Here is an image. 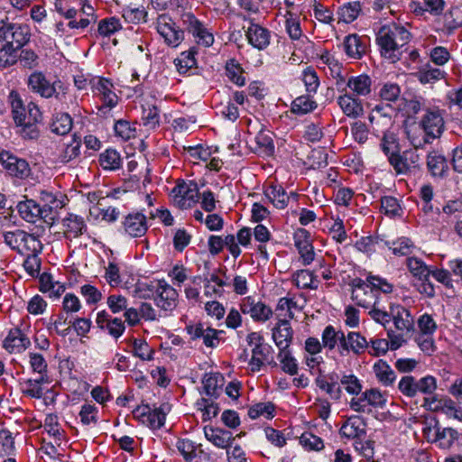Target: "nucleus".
I'll return each mask as SVG.
<instances>
[{"label": "nucleus", "mask_w": 462, "mask_h": 462, "mask_svg": "<svg viewBox=\"0 0 462 462\" xmlns=\"http://www.w3.org/2000/svg\"><path fill=\"white\" fill-rule=\"evenodd\" d=\"M444 76L445 72L443 70L437 68H432L430 65H426L417 73L419 80L423 84L432 83L436 80L443 79Z\"/></svg>", "instance_id": "864d4df0"}, {"label": "nucleus", "mask_w": 462, "mask_h": 462, "mask_svg": "<svg viewBox=\"0 0 462 462\" xmlns=\"http://www.w3.org/2000/svg\"><path fill=\"white\" fill-rule=\"evenodd\" d=\"M366 279L375 293L380 291L385 294H389L393 291V285L384 278L375 275H368Z\"/></svg>", "instance_id": "052dcab7"}, {"label": "nucleus", "mask_w": 462, "mask_h": 462, "mask_svg": "<svg viewBox=\"0 0 462 462\" xmlns=\"http://www.w3.org/2000/svg\"><path fill=\"white\" fill-rule=\"evenodd\" d=\"M361 11L359 2L347 3L338 8V22L352 23L357 18Z\"/></svg>", "instance_id": "a18cd8bd"}, {"label": "nucleus", "mask_w": 462, "mask_h": 462, "mask_svg": "<svg viewBox=\"0 0 462 462\" xmlns=\"http://www.w3.org/2000/svg\"><path fill=\"white\" fill-rule=\"evenodd\" d=\"M115 133L123 140H130L135 136V127H133L128 121L118 120L114 126Z\"/></svg>", "instance_id": "338daca9"}, {"label": "nucleus", "mask_w": 462, "mask_h": 462, "mask_svg": "<svg viewBox=\"0 0 462 462\" xmlns=\"http://www.w3.org/2000/svg\"><path fill=\"white\" fill-rule=\"evenodd\" d=\"M342 436L348 439H362L365 436V423L359 416L348 418L340 429Z\"/></svg>", "instance_id": "c85d7f7f"}, {"label": "nucleus", "mask_w": 462, "mask_h": 462, "mask_svg": "<svg viewBox=\"0 0 462 462\" xmlns=\"http://www.w3.org/2000/svg\"><path fill=\"white\" fill-rule=\"evenodd\" d=\"M4 242L12 250L20 254L41 252L42 245L37 236L22 229L5 231L3 233Z\"/></svg>", "instance_id": "7ed1b4c3"}, {"label": "nucleus", "mask_w": 462, "mask_h": 462, "mask_svg": "<svg viewBox=\"0 0 462 462\" xmlns=\"http://www.w3.org/2000/svg\"><path fill=\"white\" fill-rule=\"evenodd\" d=\"M372 79L365 74L352 76L346 80L345 89L348 88L352 95L359 97H367L371 93Z\"/></svg>", "instance_id": "a878e982"}, {"label": "nucleus", "mask_w": 462, "mask_h": 462, "mask_svg": "<svg viewBox=\"0 0 462 462\" xmlns=\"http://www.w3.org/2000/svg\"><path fill=\"white\" fill-rule=\"evenodd\" d=\"M294 282L298 287L302 288V289H307V288L316 289L317 288V285L314 284L313 274H312V273H310L308 270L298 271L294 274Z\"/></svg>", "instance_id": "0e129e2a"}, {"label": "nucleus", "mask_w": 462, "mask_h": 462, "mask_svg": "<svg viewBox=\"0 0 462 462\" xmlns=\"http://www.w3.org/2000/svg\"><path fill=\"white\" fill-rule=\"evenodd\" d=\"M278 359L280 360L283 372L291 375H294L298 373V364L289 349L280 350Z\"/></svg>", "instance_id": "8fccbe9b"}, {"label": "nucleus", "mask_w": 462, "mask_h": 462, "mask_svg": "<svg viewBox=\"0 0 462 462\" xmlns=\"http://www.w3.org/2000/svg\"><path fill=\"white\" fill-rule=\"evenodd\" d=\"M246 37L249 42L259 50L266 48L270 43V32L258 24H252L248 28Z\"/></svg>", "instance_id": "473e14b6"}, {"label": "nucleus", "mask_w": 462, "mask_h": 462, "mask_svg": "<svg viewBox=\"0 0 462 462\" xmlns=\"http://www.w3.org/2000/svg\"><path fill=\"white\" fill-rule=\"evenodd\" d=\"M240 310L243 314L249 315L256 322H265L273 315L272 309L254 296H247L242 299Z\"/></svg>", "instance_id": "1a4fd4ad"}, {"label": "nucleus", "mask_w": 462, "mask_h": 462, "mask_svg": "<svg viewBox=\"0 0 462 462\" xmlns=\"http://www.w3.org/2000/svg\"><path fill=\"white\" fill-rule=\"evenodd\" d=\"M445 130V121L439 110H427L418 126L408 130V139L416 148H423L434 140L439 139Z\"/></svg>", "instance_id": "f257e3e1"}, {"label": "nucleus", "mask_w": 462, "mask_h": 462, "mask_svg": "<svg viewBox=\"0 0 462 462\" xmlns=\"http://www.w3.org/2000/svg\"><path fill=\"white\" fill-rule=\"evenodd\" d=\"M154 301L156 306L167 315L168 312H171L177 307L178 292L165 281H157Z\"/></svg>", "instance_id": "9b49d317"}, {"label": "nucleus", "mask_w": 462, "mask_h": 462, "mask_svg": "<svg viewBox=\"0 0 462 462\" xmlns=\"http://www.w3.org/2000/svg\"><path fill=\"white\" fill-rule=\"evenodd\" d=\"M377 380L383 385L389 386L395 381L396 375L391 366L383 360H378L373 366Z\"/></svg>", "instance_id": "e433bc0d"}, {"label": "nucleus", "mask_w": 462, "mask_h": 462, "mask_svg": "<svg viewBox=\"0 0 462 462\" xmlns=\"http://www.w3.org/2000/svg\"><path fill=\"white\" fill-rule=\"evenodd\" d=\"M340 383L349 394L357 395L362 391V384L354 374H344L340 379Z\"/></svg>", "instance_id": "e2e57ef3"}, {"label": "nucleus", "mask_w": 462, "mask_h": 462, "mask_svg": "<svg viewBox=\"0 0 462 462\" xmlns=\"http://www.w3.org/2000/svg\"><path fill=\"white\" fill-rule=\"evenodd\" d=\"M188 334L192 340L202 338L208 347H216L219 343L218 335L221 331L206 326L203 323H194L186 327Z\"/></svg>", "instance_id": "dca6fc26"}, {"label": "nucleus", "mask_w": 462, "mask_h": 462, "mask_svg": "<svg viewBox=\"0 0 462 462\" xmlns=\"http://www.w3.org/2000/svg\"><path fill=\"white\" fill-rule=\"evenodd\" d=\"M31 341L21 329L13 328L3 342L4 348L9 353H21L29 347Z\"/></svg>", "instance_id": "b1692460"}, {"label": "nucleus", "mask_w": 462, "mask_h": 462, "mask_svg": "<svg viewBox=\"0 0 462 462\" xmlns=\"http://www.w3.org/2000/svg\"><path fill=\"white\" fill-rule=\"evenodd\" d=\"M273 411L274 406L271 402H259L249 409L248 415L251 419H257L261 416L272 418Z\"/></svg>", "instance_id": "4d7b16f0"}, {"label": "nucleus", "mask_w": 462, "mask_h": 462, "mask_svg": "<svg viewBox=\"0 0 462 462\" xmlns=\"http://www.w3.org/2000/svg\"><path fill=\"white\" fill-rule=\"evenodd\" d=\"M226 75L229 78V79L236 84L237 86H244L245 83V79L243 76V69L241 68L240 64L235 60H230L226 62Z\"/></svg>", "instance_id": "603ef678"}, {"label": "nucleus", "mask_w": 462, "mask_h": 462, "mask_svg": "<svg viewBox=\"0 0 462 462\" xmlns=\"http://www.w3.org/2000/svg\"><path fill=\"white\" fill-rule=\"evenodd\" d=\"M300 443L309 450L319 451L324 448L322 439L310 432L302 433L300 438Z\"/></svg>", "instance_id": "680f3d73"}, {"label": "nucleus", "mask_w": 462, "mask_h": 462, "mask_svg": "<svg viewBox=\"0 0 462 462\" xmlns=\"http://www.w3.org/2000/svg\"><path fill=\"white\" fill-rule=\"evenodd\" d=\"M63 234L68 239L81 236L87 229L84 219L77 215L70 214L62 221Z\"/></svg>", "instance_id": "c756f323"}, {"label": "nucleus", "mask_w": 462, "mask_h": 462, "mask_svg": "<svg viewBox=\"0 0 462 462\" xmlns=\"http://www.w3.org/2000/svg\"><path fill=\"white\" fill-rule=\"evenodd\" d=\"M143 120L144 125L149 128H155L160 122L159 110L155 106L143 107Z\"/></svg>", "instance_id": "69168bd1"}, {"label": "nucleus", "mask_w": 462, "mask_h": 462, "mask_svg": "<svg viewBox=\"0 0 462 462\" xmlns=\"http://www.w3.org/2000/svg\"><path fill=\"white\" fill-rule=\"evenodd\" d=\"M121 27L119 20L115 17L103 19L98 23V32L103 36H109L120 30Z\"/></svg>", "instance_id": "774afa93"}, {"label": "nucleus", "mask_w": 462, "mask_h": 462, "mask_svg": "<svg viewBox=\"0 0 462 462\" xmlns=\"http://www.w3.org/2000/svg\"><path fill=\"white\" fill-rule=\"evenodd\" d=\"M30 39V30L27 25L1 22L0 40L5 41L9 46L18 51L25 45Z\"/></svg>", "instance_id": "39448f33"}, {"label": "nucleus", "mask_w": 462, "mask_h": 462, "mask_svg": "<svg viewBox=\"0 0 462 462\" xmlns=\"http://www.w3.org/2000/svg\"><path fill=\"white\" fill-rule=\"evenodd\" d=\"M392 113L393 108L390 106L377 105L372 109L368 118L372 130L376 134L390 133L388 130L393 125Z\"/></svg>", "instance_id": "9d476101"}, {"label": "nucleus", "mask_w": 462, "mask_h": 462, "mask_svg": "<svg viewBox=\"0 0 462 462\" xmlns=\"http://www.w3.org/2000/svg\"><path fill=\"white\" fill-rule=\"evenodd\" d=\"M345 334L341 330H336L331 325L327 326L322 332V346L332 350L337 345L341 346Z\"/></svg>", "instance_id": "ea45409f"}, {"label": "nucleus", "mask_w": 462, "mask_h": 462, "mask_svg": "<svg viewBox=\"0 0 462 462\" xmlns=\"http://www.w3.org/2000/svg\"><path fill=\"white\" fill-rule=\"evenodd\" d=\"M380 145L384 154L388 156L389 162L390 157L392 155H396L397 152H399L397 139L393 133L383 134V138L381 140Z\"/></svg>", "instance_id": "6e6d98bb"}, {"label": "nucleus", "mask_w": 462, "mask_h": 462, "mask_svg": "<svg viewBox=\"0 0 462 462\" xmlns=\"http://www.w3.org/2000/svg\"><path fill=\"white\" fill-rule=\"evenodd\" d=\"M294 245L297 247L304 265L310 264L315 253L311 243L310 233L304 228H298L293 235Z\"/></svg>", "instance_id": "f3484780"}, {"label": "nucleus", "mask_w": 462, "mask_h": 462, "mask_svg": "<svg viewBox=\"0 0 462 462\" xmlns=\"http://www.w3.org/2000/svg\"><path fill=\"white\" fill-rule=\"evenodd\" d=\"M406 261L407 267L413 276L418 277L420 280H428L430 275V270L420 259L409 257Z\"/></svg>", "instance_id": "09e8293b"}, {"label": "nucleus", "mask_w": 462, "mask_h": 462, "mask_svg": "<svg viewBox=\"0 0 462 462\" xmlns=\"http://www.w3.org/2000/svg\"><path fill=\"white\" fill-rule=\"evenodd\" d=\"M316 102L308 96H300L295 98L291 104V112L298 115H304L316 108Z\"/></svg>", "instance_id": "3c124183"}, {"label": "nucleus", "mask_w": 462, "mask_h": 462, "mask_svg": "<svg viewBox=\"0 0 462 462\" xmlns=\"http://www.w3.org/2000/svg\"><path fill=\"white\" fill-rule=\"evenodd\" d=\"M415 396L418 393L432 394L437 389V380L434 376L427 375L419 380L415 379Z\"/></svg>", "instance_id": "5fc2aeb1"}, {"label": "nucleus", "mask_w": 462, "mask_h": 462, "mask_svg": "<svg viewBox=\"0 0 462 462\" xmlns=\"http://www.w3.org/2000/svg\"><path fill=\"white\" fill-rule=\"evenodd\" d=\"M204 435L209 442L219 448H227L235 439L231 431L209 426L204 428Z\"/></svg>", "instance_id": "393cba45"}, {"label": "nucleus", "mask_w": 462, "mask_h": 462, "mask_svg": "<svg viewBox=\"0 0 462 462\" xmlns=\"http://www.w3.org/2000/svg\"><path fill=\"white\" fill-rule=\"evenodd\" d=\"M391 320H393L396 331L402 333H413L414 319L411 311L402 305H392Z\"/></svg>", "instance_id": "a211bd4d"}, {"label": "nucleus", "mask_w": 462, "mask_h": 462, "mask_svg": "<svg viewBox=\"0 0 462 462\" xmlns=\"http://www.w3.org/2000/svg\"><path fill=\"white\" fill-rule=\"evenodd\" d=\"M435 399H430L428 397L424 398V403L422 406H424L427 409H434V410H439L446 415L449 417H453L455 419L462 420L461 411H459L457 407L455 402L451 399H445L439 402L437 405L432 407V404L435 403Z\"/></svg>", "instance_id": "72a5a7b5"}, {"label": "nucleus", "mask_w": 462, "mask_h": 462, "mask_svg": "<svg viewBox=\"0 0 462 462\" xmlns=\"http://www.w3.org/2000/svg\"><path fill=\"white\" fill-rule=\"evenodd\" d=\"M337 376L334 374L319 375L316 380V385L322 391L326 392L331 399L339 400L342 395V390L337 382Z\"/></svg>", "instance_id": "7c9ffc66"}, {"label": "nucleus", "mask_w": 462, "mask_h": 462, "mask_svg": "<svg viewBox=\"0 0 462 462\" xmlns=\"http://www.w3.org/2000/svg\"><path fill=\"white\" fill-rule=\"evenodd\" d=\"M17 209L20 217L28 223H35L40 219V204L33 199L19 202Z\"/></svg>", "instance_id": "c9c22d12"}, {"label": "nucleus", "mask_w": 462, "mask_h": 462, "mask_svg": "<svg viewBox=\"0 0 462 462\" xmlns=\"http://www.w3.org/2000/svg\"><path fill=\"white\" fill-rule=\"evenodd\" d=\"M285 28L291 40H299L302 35L300 21L291 12L286 14Z\"/></svg>", "instance_id": "13d9d810"}, {"label": "nucleus", "mask_w": 462, "mask_h": 462, "mask_svg": "<svg viewBox=\"0 0 462 462\" xmlns=\"http://www.w3.org/2000/svg\"><path fill=\"white\" fill-rule=\"evenodd\" d=\"M460 438V434L453 428L438 429L435 441L439 443L440 448L448 449Z\"/></svg>", "instance_id": "4c0bfd02"}, {"label": "nucleus", "mask_w": 462, "mask_h": 462, "mask_svg": "<svg viewBox=\"0 0 462 462\" xmlns=\"http://www.w3.org/2000/svg\"><path fill=\"white\" fill-rule=\"evenodd\" d=\"M99 163L105 170H117L122 164L119 152L114 149H107L99 155Z\"/></svg>", "instance_id": "c03bdc74"}, {"label": "nucleus", "mask_w": 462, "mask_h": 462, "mask_svg": "<svg viewBox=\"0 0 462 462\" xmlns=\"http://www.w3.org/2000/svg\"><path fill=\"white\" fill-rule=\"evenodd\" d=\"M223 376L218 373L206 374L203 380V387L207 395L216 396L223 385Z\"/></svg>", "instance_id": "79ce46f5"}, {"label": "nucleus", "mask_w": 462, "mask_h": 462, "mask_svg": "<svg viewBox=\"0 0 462 462\" xmlns=\"http://www.w3.org/2000/svg\"><path fill=\"white\" fill-rule=\"evenodd\" d=\"M133 415L143 424L152 430H158L164 425L166 414L162 408L152 409L148 405H140L133 411Z\"/></svg>", "instance_id": "f8f14e48"}, {"label": "nucleus", "mask_w": 462, "mask_h": 462, "mask_svg": "<svg viewBox=\"0 0 462 462\" xmlns=\"http://www.w3.org/2000/svg\"><path fill=\"white\" fill-rule=\"evenodd\" d=\"M321 62L324 65L323 69L326 74H329L332 78L336 79V87L338 91L343 92L345 88H343L346 83V79L342 75V65L338 62V60L332 56L330 53L327 52L321 56Z\"/></svg>", "instance_id": "aec40b11"}, {"label": "nucleus", "mask_w": 462, "mask_h": 462, "mask_svg": "<svg viewBox=\"0 0 462 462\" xmlns=\"http://www.w3.org/2000/svg\"><path fill=\"white\" fill-rule=\"evenodd\" d=\"M293 337V331L289 320L280 319L273 329V339L279 350L289 349Z\"/></svg>", "instance_id": "5701e85b"}, {"label": "nucleus", "mask_w": 462, "mask_h": 462, "mask_svg": "<svg viewBox=\"0 0 462 462\" xmlns=\"http://www.w3.org/2000/svg\"><path fill=\"white\" fill-rule=\"evenodd\" d=\"M337 97V104L342 112L348 117L357 118L364 113V106L362 101L356 96L344 91Z\"/></svg>", "instance_id": "412c9836"}, {"label": "nucleus", "mask_w": 462, "mask_h": 462, "mask_svg": "<svg viewBox=\"0 0 462 462\" xmlns=\"http://www.w3.org/2000/svg\"><path fill=\"white\" fill-rule=\"evenodd\" d=\"M40 289L44 293H49L50 297H59L64 292L65 287L62 283L55 282L49 273H42L40 277Z\"/></svg>", "instance_id": "58836bf2"}, {"label": "nucleus", "mask_w": 462, "mask_h": 462, "mask_svg": "<svg viewBox=\"0 0 462 462\" xmlns=\"http://www.w3.org/2000/svg\"><path fill=\"white\" fill-rule=\"evenodd\" d=\"M427 169L434 178L443 179L448 173V163L446 157L439 151H430L426 157Z\"/></svg>", "instance_id": "6ab92c4d"}, {"label": "nucleus", "mask_w": 462, "mask_h": 462, "mask_svg": "<svg viewBox=\"0 0 462 462\" xmlns=\"http://www.w3.org/2000/svg\"><path fill=\"white\" fill-rule=\"evenodd\" d=\"M369 346V343L365 337L359 332H349L344 337L343 343L339 346V353L341 356L352 351L356 355L364 353Z\"/></svg>", "instance_id": "4be33fe9"}, {"label": "nucleus", "mask_w": 462, "mask_h": 462, "mask_svg": "<svg viewBox=\"0 0 462 462\" xmlns=\"http://www.w3.org/2000/svg\"><path fill=\"white\" fill-rule=\"evenodd\" d=\"M8 101L12 107V114L14 123H21L24 120L26 108L23 106V100L16 91H11L8 96Z\"/></svg>", "instance_id": "49530a36"}, {"label": "nucleus", "mask_w": 462, "mask_h": 462, "mask_svg": "<svg viewBox=\"0 0 462 462\" xmlns=\"http://www.w3.org/2000/svg\"><path fill=\"white\" fill-rule=\"evenodd\" d=\"M29 89L43 98L55 97L61 100L65 92L60 93L58 89L62 88V82L59 79L51 82L41 71L32 73L27 79Z\"/></svg>", "instance_id": "20e7f679"}, {"label": "nucleus", "mask_w": 462, "mask_h": 462, "mask_svg": "<svg viewBox=\"0 0 462 462\" xmlns=\"http://www.w3.org/2000/svg\"><path fill=\"white\" fill-rule=\"evenodd\" d=\"M367 310H369V316L375 322L383 325L384 328L390 324L391 311L388 312L385 310L381 299L377 300L374 305H371L370 308H367Z\"/></svg>", "instance_id": "37998d69"}, {"label": "nucleus", "mask_w": 462, "mask_h": 462, "mask_svg": "<svg viewBox=\"0 0 462 462\" xmlns=\"http://www.w3.org/2000/svg\"><path fill=\"white\" fill-rule=\"evenodd\" d=\"M271 346L267 345L255 346L252 349V357L249 362L251 371L258 372L267 360Z\"/></svg>", "instance_id": "a19ab883"}, {"label": "nucleus", "mask_w": 462, "mask_h": 462, "mask_svg": "<svg viewBox=\"0 0 462 462\" xmlns=\"http://www.w3.org/2000/svg\"><path fill=\"white\" fill-rule=\"evenodd\" d=\"M51 128L53 133L64 135L72 128V118L67 113L58 114L53 119Z\"/></svg>", "instance_id": "de8ad7c7"}, {"label": "nucleus", "mask_w": 462, "mask_h": 462, "mask_svg": "<svg viewBox=\"0 0 462 462\" xmlns=\"http://www.w3.org/2000/svg\"><path fill=\"white\" fill-rule=\"evenodd\" d=\"M89 84L93 92L99 96L103 101V106L100 109L116 106L118 101L116 94L113 90V84L104 78H91Z\"/></svg>", "instance_id": "ddd939ff"}, {"label": "nucleus", "mask_w": 462, "mask_h": 462, "mask_svg": "<svg viewBox=\"0 0 462 462\" xmlns=\"http://www.w3.org/2000/svg\"><path fill=\"white\" fill-rule=\"evenodd\" d=\"M156 29L168 45L176 47L183 39V31L177 29L171 18L167 14L159 15Z\"/></svg>", "instance_id": "4468645a"}, {"label": "nucleus", "mask_w": 462, "mask_h": 462, "mask_svg": "<svg viewBox=\"0 0 462 462\" xmlns=\"http://www.w3.org/2000/svg\"><path fill=\"white\" fill-rule=\"evenodd\" d=\"M63 206H51V205H41L40 204V219H42L44 223L49 226H52L58 217V213Z\"/></svg>", "instance_id": "bf43d9fd"}, {"label": "nucleus", "mask_w": 462, "mask_h": 462, "mask_svg": "<svg viewBox=\"0 0 462 462\" xmlns=\"http://www.w3.org/2000/svg\"><path fill=\"white\" fill-rule=\"evenodd\" d=\"M344 47L350 58L360 59L366 50L365 39L356 34L348 35L345 39Z\"/></svg>", "instance_id": "f704fd0d"}, {"label": "nucleus", "mask_w": 462, "mask_h": 462, "mask_svg": "<svg viewBox=\"0 0 462 462\" xmlns=\"http://www.w3.org/2000/svg\"><path fill=\"white\" fill-rule=\"evenodd\" d=\"M410 36V32L402 25L392 23L383 26L376 38L382 56L392 62L398 60L400 49L409 42Z\"/></svg>", "instance_id": "f03ea898"}, {"label": "nucleus", "mask_w": 462, "mask_h": 462, "mask_svg": "<svg viewBox=\"0 0 462 462\" xmlns=\"http://www.w3.org/2000/svg\"><path fill=\"white\" fill-rule=\"evenodd\" d=\"M418 149L413 146L412 149L405 150L402 153L398 152L396 155L390 157V164L397 174L406 175L420 167L421 158Z\"/></svg>", "instance_id": "6e6552de"}, {"label": "nucleus", "mask_w": 462, "mask_h": 462, "mask_svg": "<svg viewBox=\"0 0 462 462\" xmlns=\"http://www.w3.org/2000/svg\"><path fill=\"white\" fill-rule=\"evenodd\" d=\"M125 231L133 237L142 236L147 231L146 217L141 213L129 214L123 222Z\"/></svg>", "instance_id": "bb28decb"}, {"label": "nucleus", "mask_w": 462, "mask_h": 462, "mask_svg": "<svg viewBox=\"0 0 462 462\" xmlns=\"http://www.w3.org/2000/svg\"><path fill=\"white\" fill-rule=\"evenodd\" d=\"M173 204L180 209L191 208L199 198V189L192 181H179L171 190Z\"/></svg>", "instance_id": "0eeeda50"}, {"label": "nucleus", "mask_w": 462, "mask_h": 462, "mask_svg": "<svg viewBox=\"0 0 462 462\" xmlns=\"http://www.w3.org/2000/svg\"><path fill=\"white\" fill-rule=\"evenodd\" d=\"M181 21L187 30L193 34L199 44L209 47L214 42V36L191 13H185L181 15Z\"/></svg>", "instance_id": "2eb2a0df"}, {"label": "nucleus", "mask_w": 462, "mask_h": 462, "mask_svg": "<svg viewBox=\"0 0 462 462\" xmlns=\"http://www.w3.org/2000/svg\"><path fill=\"white\" fill-rule=\"evenodd\" d=\"M4 168L11 176L18 179H25L31 173L29 163L11 153L4 160Z\"/></svg>", "instance_id": "cd10ccee"}, {"label": "nucleus", "mask_w": 462, "mask_h": 462, "mask_svg": "<svg viewBox=\"0 0 462 462\" xmlns=\"http://www.w3.org/2000/svg\"><path fill=\"white\" fill-rule=\"evenodd\" d=\"M351 298L355 303L362 308L367 309L374 305L381 298L374 291L371 284L366 280L354 278L350 281Z\"/></svg>", "instance_id": "423d86ee"}, {"label": "nucleus", "mask_w": 462, "mask_h": 462, "mask_svg": "<svg viewBox=\"0 0 462 462\" xmlns=\"http://www.w3.org/2000/svg\"><path fill=\"white\" fill-rule=\"evenodd\" d=\"M265 196L267 199L277 208L280 209L284 208L289 202L290 198H293L296 199L298 195L296 193L291 192V196L287 195L285 190L282 186L279 185H271L269 186L265 192Z\"/></svg>", "instance_id": "2f4dec72"}]
</instances>
